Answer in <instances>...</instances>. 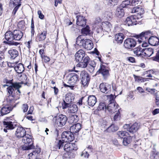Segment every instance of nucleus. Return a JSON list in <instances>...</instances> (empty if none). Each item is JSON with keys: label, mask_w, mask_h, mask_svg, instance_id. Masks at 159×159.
Listing matches in <instances>:
<instances>
[{"label": "nucleus", "mask_w": 159, "mask_h": 159, "mask_svg": "<svg viewBox=\"0 0 159 159\" xmlns=\"http://www.w3.org/2000/svg\"><path fill=\"white\" fill-rule=\"evenodd\" d=\"M76 44L87 50H90L93 47V43L91 40L89 39H84L81 36H79L77 38Z\"/></svg>", "instance_id": "f257e3e1"}, {"label": "nucleus", "mask_w": 159, "mask_h": 159, "mask_svg": "<svg viewBox=\"0 0 159 159\" xmlns=\"http://www.w3.org/2000/svg\"><path fill=\"white\" fill-rule=\"evenodd\" d=\"M149 33L147 32H142L140 34V38L142 39L143 41H144V39L146 40L147 39L148 40L149 43L153 46L157 45L159 44V39L157 37L152 36L148 38V34Z\"/></svg>", "instance_id": "f03ea898"}, {"label": "nucleus", "mask_w": 159, "mask_h": 159, "mask_svg": "<svg viewBox=\"0 0 159 159\" xmlns=\"http://www.w3.org/2000/svg\"><path fill=\"white\" fill-rule=\"evenodd\" d=\"M22 142L23 143L28 145V146L23 148L24 150H28L33 149L34 147L33 145V141L32 139V136L29 134H26L23 137Z\"/></svg>", "instance_id": "7ed1b4c3"}, {"label": "nucleus", "mask_w": 159, "mask_h": 159, "mask_svg": "<svg viewBox=\"0 0 159 159\" xmlns=\"http://www.w3.org/2000/svg\"><path fill=\"white\" fill-rule=\"evenodd\" d=\"M5 39L8 42L7 43L10 45L17 46L19 44V43L13 41L14 40L13 32L9 31L7 32L5 34Z\"/></svg>", "instance_id": "20e7f679"}, {"label": "nucleus", "mask_w": 159, "mask_h": 159, "mask_svg": "<svg viewBox=\"0 0 159 159\" xmlns=\"http://www.w3.org/2000/svg\"><path fill=\"white\" fill-rule=\"evenodd\" d=\"M61 139L65 142H71L74 139V135L70 131H64L61 134Z\"/></svg>", "instance_id": "39448f33"}, {"label": "nucleus", "mask_w": 159, "mask_h": 159, "mask_svg": "<svg viewBox=\"0 0 159 159\" xmlns=\"http://www.w3.org/2000/svg\"><path fill=\"white\" fill-rule=\"evenodd\" d=\"M80 77L83 85L85 86L88 85L90 80V77L89 75L86 71H81L80 73Z\"/></svg>", "instance_id": "423d86ee"}, {"label": "nucleus", "mask_w": 159, "mask_h": 159, "mask_svg": "<svg viewBox=\"0 0 159 159\" xmlns=\"http://www.w3.org/2000/svg\"><path fill=\"white\" fill-rule=\"evenodd\" d=\"M136 44V41L134 39L128 38L124 42V46L127 49H131L134 47Z\"/></svg>", "instance_id": "0eeeda50"}, {"label": "nucleus", "mask_w": 159, "mask_h": 159, "mask_svg": "<svg viewBox=\"0 0 159 159\" xmlns=\"http://www.w3.org/2000/svg\"><path fill=\"white\" fill-rule=\"evenodd\" d=\"M67 120L66 116L62 114H60L56 120V124L57 125L61 127L64 125Z\"/></svg>", "instance_id": "6e6552de"}, {"label": "nucleus", "mask_w": 159, "mask_h": 159, "mask_svg": "<svg viewBox=\"0 0 159 159\" xmlns=\"http://www.w3.org/2000/svg\"><path fill=\"white\" fill-rule=\"evenodd\" d=\"M112 28L111 24L108 21H105L102 24V26L98 30H97L98 33L101 32L102 30H104L107 32L110 31Z\"/></svg>", "instance_id": "1a4fd4ad"}, {"label": "nucleus", "mask_w": 159, "mask_h": 159, "mask_svg": "<svg viewBox=\"0 0 159 159\" xmlns=\"http://www.w3.org/2000/svg\"><path fill=\"white\" fill-rule=\"evenodd\" d=\"M99 88L100 91L102 93L107 94L111 92V85L107 83L103 82L101 83Z\"/></svg>", "instance_id": "9d476101"}, {"label": "nucleus", "mask_w": 159, "mask_h": 159, "mask_svg": "<svg viewBox=\"0 0 159 159\" xmlns=\"http://www.w3.org/2000/svg\"><path fill=\"white\" fill-rule=\"evenodd\" d=\"M137 16L135 15L128 17L126 18L125 21V24L128 26L136 25L137 24Z\"/></svg>", "instance_id": "9b49d317"}, {"label": "nucleus", "mask_w": 159, "mask_h": 159, "mask_svg": "<svg viewBox=\"0 0 159 159\" xmlns=\"http://www.w3.org/2000/svg\"><path fill=\"white\" fill-rule=\"evenodd\" d=\"M86 56H88L82 49H80L75 54V59L76 61H82Z\"/></svg>", "instance_id": "f8f14e48"}, {"label": "nucleus", "mask_w": 159, "mask_h": 159, "mask_svg": "<svg viewBox=\"0 0 159 159\" xmlns=\"http://www.w3.org/2000/svg\"><path fill=\"white\" fill-rule=\"evenodd\" d=\"M68 83L72 85L75 84L79 80V76L75 73H72L69 75Z\"/></svg>", "instance_id": "ddd939ff"}, {"label": "nucleus", "mask_w": 159, "mask_h": 159, "mask_svg": "<svg viewBox=\"0 0 159 159\" xmlns=\"http://www.w3.org/2000/svg\"><path fill=\"white\" fill-rule=\"evenodd\" d=\"M118 105L114 102H110L107 107V110L110 114L116 112L118 108Z\"/></svg>", "instance_id": "4468645a"}, {"label": "nucleus", "mask_w": 159, "mask_h": 159, "mask_svg": "<svg viewBox=\"0 0 159 159\" xmlns=\"http://www.w3.org/2000/svg\"><path fill=\"white\" fill-rule=\"evenodd\" d=\"M76 24L77 25L80 27H84L86 23V20L84 17L78 15L76 16Z\"/></svg>", "instance_id": "2eb2a0df"}, {"label": "nucleus", "mask_w": 159, "mask_h": 159, "mask_svg": "<svg viewBox=\"0 0 159 159\" xmlns=\"http://www.w3.org/2000/svg\"><path fill=\"white\" fill-rule=\"evenodd\" d=\"M64 150L66 152H69L73 150H77V147L74 143H68L66 144L64 147Z\"/></svg>", "instance_id": "dca6fc26"}, {"label": "nucleus", "mask_w": 159, "mask_h": 159, "mask_svg": "<svg viewBox=\"0 0 159 159\" xmlns=\"http://www.w3.org/2000/svg\"><path fill=\"white\" fill-rule=\"evenodd\" d=\"M90 58L88 56H86L82 61H78L79 63L77 65V66L80 67L85 68L87 67L89 63Z\"/></svg>", "instance_id": "f3484780"}, {"label": "nucleus", "mask_w": 159, "mask_h": 159, "mask_svg": "<svg viewBox=\"0 0 159 159\" xmlns=\"http://www.w3.org/2000/svg\"><path fill=\"white\" fill-rule=\"evenodd\" d=\"M26 135V131L21 127H18L16 132V135L18 138H23Z\"/></svg>", "instance_id": "a211bd4d"}, {"label": "nucleus", "mask_w": 159, "mask_h": 159, "mask_svg": "<svg viewBox=\"0 0 159 159\" xmlns=\"http://www.w3.org/2000/svg\"><path fill=\"white\" fill-rule=\"evenodd\" d=\"M3 125L5 128L3 129L4 131L7 133V129H12L14 128L13 123L11 121H4L3 122Z\"/></svg>", "instance_id": "6ab92c4d"}, {"label": "nucleus", "mask_w": 159, "mask_h": 159, "mask_svg": "<svg viewBox=\"0 0 159 159\" xmlns=\"http://www.w3.org/2000/svg\"><path fill=\"white\" fill-rule=\"evenodd\" d=\"M101 73L104 77L109 75V72L105 66L101 65L100 69L97 72V73Z\"/></svg>", "instance_id": "aec40b11"}, {"label": "nucleus", "mask_w": 159, "mask_h": 159, "mask_svg": "<svg viewBox=\"0 0 159 159\" xmlns=\"http://www.w3.org/2000/svg\"><path fill=\"white\" fill-rule=\"evenodd\" d=\"M81 128V124L78 123L72 125L70 127V130L72 133H77L80 131Z\"/></svg>", "instance_id": "412c9836"}, {"label": "nucleus", "mask_w": 159, "mask_h": 159, "mask_svg": "<svg viewBox=\"0 0 159 159\" xmlns=\"http://www.w3.org/2000/svg\"><path fill=\"white\" fill-rule=\"evenodd\" d=\"M97 102V99L94 95H90L88 98V104L90 106L93 107Z\"/></svg>", "instance_id": "4be33fe9"}, {"label": "nucleus", "mask_w": 159, "mask_h": 159, "mask_svg": "<svg viewBox=\"0 0 159 159\" xmlns=\"http://www.w3.org/2000/svg\"><path fill=\"white\" fill-rule=\"evenodd\" d=\"M102 20L100 17H96L93 23V25L94 27V29L97 31V30H98L100 27L101 26Z\"/></svg>", "instance_id": "5701e85b"}, {"label": "nucleus", "mask_w": 159, "mask_h": 159, "mask_svg": "<svg viewBox=\"0 0 159 159\" xmlns=\"http://www.w3.org/2000/svg\"><path fill=\"white\" fill-rule=\"evenodd\" d=\"M41 150L40 148H38L35 149L32 152L29 154L30 159H37V157L38 155L40 152Z\"/></svg>", "instance_id": "b1692460"}, {"label": "nucleus", "mask_w": 159, "mask_h": 159, "mask_svg": "<svg viewBox=\"0 0 159 159\" xmlns=\"http://www.w3.org/2000/svg\"><path fill=\"white\" fill-rule=\"evenodd\" d=\"M14 40H19L22 38L23 34V33L20 30H16L13 32Z\"/></svg>", "instance_id": "393cba45"}, {"label": "nucleus", "mask_w": 159, "mask_h": 159, "mask_svg": "<svg viewBox=\"0 0 159 159\" xmlns=\"http://www.w3.org/2000/svg\"><path fill=\"white\" fill-rule=\"evenodd\" d=\"M153 52V49L152 48H143V56L150 57Z\"/></svg>", "instance_id": "a878e982"}, {"label": "nucleus", "mask_w": 159, "mask_h": 159, "mask_svg": "<svg viewBox=\"0 0 159 159\" xmlns=\"http://www.w3.org/2000/svg\"><path fill=\"white\" fill-rule=\"evenodd\" d=\"M47 31H43L41 34H38L36 38L37 42L42 41L44 40L46 38Z\"/></svg>", "instance_id": "bb28decb"}, {"label": "nucleus", "mask_w": 159, "mask_h": 159, "mask_svg": "<svg viewBox=\"0 0 159 159\" xmlns=\"http://www.w3.org/2000/svg\"><path fill=\"white\" fill-rule=\"evenodd\" d=\"M12 109V107L8 106L2 107L0 111L1 115L3 116L9 113Z\"/></svg>", "instance_id": "cd10ccee"}, {"label": "nucleus", "mask_w": 159, "mask_h": 159, "mask_svg": "<svg viewBox=\"0 0 159 159\" xmlns=\"http://www.w3.org/2000/svg\"><path fill=\"white\" fill-rule=\"evenodd\" d=\"M14 69L18 73L21 74L24 70L25 68L23 65L19 63L14 67Z\"/></svg>", "instance_id": "c85d7f7f"}, {"label": "nucleus", "mask_w": 159, "mask_h": 159, "mask_svg": "<svg viewBox=\"0 0 159 159\" xmlns=\"http://www.w3.org/2000/svg\"><path fill=\"white\" fill-rule=\"evenodd\" d=\"M143 48H141L140 47H138L134 48L133 50V51L135 55L138 56H142L143 57Z\"/></svg>", "instance_id": "c756f323"}, {"label": "nucleus", "mask_w": 159, "mask_h": 159, "mask_svg": "<svg viewBox=\"0 0 159 159\" xmlns=\"http://www.w3.org/2000/svg\"><path fill=\"white\" fill-rule=\"evenodd\" d=\"M115 14L117 16L120 17L123 16L124 15L123 7L121 6L118 7L116 9Z\"/></svg>", "instance_id": "7c9ffc66"}, {"label": "nucleus", "mask_w": 159, "mask_h": 159, "mask_svg": "<svg viewBox=\"0 0 159 159\" xmlns=\"http://www.w3.org/2000/svg\"><path fill=\"white\" fill-rule=\"evenodd\" d=\"M74 98V94L71 93H68L66 95L65 100L67 102L70 103L73 102Z\"/></svg>", "instance_id": "2f4dec72"}, {"label": "nucleus", "mask_w": 159, "mask_h": 159, "mask_svg": "<svg viewBox=\"0 0 159 159\" xmlns=\"http://www.w3.org/2000/svg\"><path fill=\"white\" fill-rule=\"evenodd\" d=\"M139 128V125L138 123H135L129 128L128 131L131 133L136 131Z\"/></svg>", "instance_id": "473e14b6"}, {"label": "nucleus", "mask_w": 159, "mask_h": 159, "mask_svg": "<svg viewBox=\"0 0 159 159\" xmlns=\"http://www.w3.org/2000/svg\"><path fill=\"white\" fill-rule=\"evenodd\" d=\"M8 53L10 56V58L14 59L18 55V52L16 49H11L8 51Z\"/></svg>", "instance_id": "72a5a7b5"}, {"label": "nucleus", "mask_w": 159, "mask_h": 159, "mask_svg": "<svg viewBox=\"0 0 159 159\" xmlns=\"http://www.w3.org/2000/svg\"><path fill=\"white\" fill-rule=\"evenodd\" d=\"M115 39L118 43H121L124 39V34L122 33H120L116 34L115 36Z\"/></svg>", "instance_id": "f704fd0d"}, {"label": "nucleus", "mask_w": 159, "mask_h": 159, "mask_svg": "<svg viewBox=\"0 0 159 159\" xmlns=\"http://www.w3.org/2000/svg\"><path fill=\"white\" fill-rule=\"evenodd\" d=\"M21 83H13L11 84V86L13 88L15 89L16 90V93L17 94L20 93L21 92L19 89L21 87Z\"/></svg>", "instance_id": "c9c22d12"}, {"label": "nucleus", "mask_w": 159, "mask_h": 159, "mask_svg": "<svg viewBox=\"0 0 159 159\" xmlns=\"http://www.w3.org/2000/svg\"><path fill=\"white\" fill-rule=\"evenodd\" d=\"M132 138L130 136H127L124 138L123 144L125 146H127L132 141Z\"/></svg>", "instance_id": "e433bc0d"}, {"label": "nucleus", "mask_w": 159, "mask_h": 159, "mask_svg": "<svg viewBox=\"0 0 159 159\" xmlns=\"http://www.w3.org/2000/svg\"><path fill=\"white\" fill-rule=\"evenodd\" d=\"M133 76L135 81L138 82H143L144 81H148V80L149 79L148 78H143L139 76H137L135 75H133Z\"/></svg>", "instance_id": "4c0bfd02"}, {"label": "nucleus", "mask_w": 159, "mask_h": 159, "mask_svg": "<svg viewBox=\"0 0 159 159\" xmlns=\"http://www.w3.org/2000/svg\"><path fill=\"white\" fill-rule=\"evenodd\" d=\"M70 112L71 113H75L78 111V107L75 104H70L68 108Z\"/></svg>", "instance_id": "58836bf2"}, {"label": "nucleus", "mask_w": 159, "mask_h": 159, "mask_svg": "<svg viewBox=\"0 0 159 159\" xmlns=\"http://www.w3.org/2000/svg\"><path fill=\"white\" fill-rule=\"evenodd\" d=\"M118 129V128L117 126L112 124L108 128L107 130L109 132H113L117 130Z\"/></svg>", "instance_id": "ea45409f"}, {"label": "nucleus", "mask_w": 159, "mask_h": 159, "mask_svg": "<svg viewBox=\"0 0 159 159\" xmlns=\"http://www.w3.org/2000/svg\"><path fill=\"white\" fill-rule=\"evenodd\" d=\"M117 134L118 137L123 138L127 136L128 133L125 131H119L117 132Z\"/></svg>", "instance_id": "a19ab883"}, {"label": "nucleus", "mask_w": 159, "mask_h": 159, "mask_svg": "<svg viewBox=\"0 0 159 159\" xmlns=\"http://www.w3.org/2000/svg\"><path fill=\"white\" fill-rule=\"evenodd\" d=\"M21 0H11L10 5L11 6L14 7L16 5L20 6L21 5Z\"/></svg>", "instance_id": "79ce46f5"}, {"label": "nucleus", "mask_w": 159, "mask_h": 159, "mask_svg": "<svg viewBox=\"0 0 159 159\" xmlns=\"http://www.w3.org/2000/svg\"><path fill=\"white\" fill-rule=\"evenodd\" d=\"M95 66L96 64L95 62H93L92 63V64H90L88 65L87 69L90 73H93L94 70Z\"/></svg>", "instance_id": "37998d69"}, {"label": "nucleus", "mask_w": 159, "mask_h": 159, "mask_svg": "<svg viewBox=\"0 0 159 159\" xmlns=\"http://www.w3.org/2000/svg\"><path fill=\"white\" fill-rule=\"evenodd\" d=\"M98 109V110H105L106 112L107 111L106 105L105 103L103 102L100 103Z\"/></svg>", "instance_id": "c03bdc74"}, {"label": "nucleus", "mask_w": 159, "mask_h": 159, "mask_svg": "<svg viewBox=\"0 0 159 159\" xmlns=\"http://www.w3.org/2000/svg\"><path fill=\"white\" fill-rule=\"evenodd\" d=\"M81 32L82 34H84L85 35H89L90 32L89 27L87 25L85 28L82 29Z\"/></svg>", "instance_id": "a18cd8bd"}, {"label": "nucleus", "mask_w": 159, "mask_h": 159, "mask_svg": "<svg viewBox=\"0 0 159 159\" xmlns=\"http://www.w3.org/2000/svg\"><path fill=\"white\" fill-rule=\"evenodd\" d=\"M144 12V10L142 8L138 7V10L137 11V18H141L142 17L141 15H142L143 14Z\"/></svg>", "instance_id": "49530a36"}, {"label": "nucleus", "mask_w": 159, "mask_h": 159, "mask_svg": "<svg viewBox=\"0 0 159 159\" xmlns=\"http://www.w3.org/2000/svg\"><path fill=\"white\" fill-rule=\"evenodd\" d=\"M17 26L20 29L22 30H25L26 28L25 25V22L23 20L19 22Z\"/></svg>", "instance_id": "de8ad7c7"}, {"label": "nucleus", "mask_w": 159, "mask_h": 159, "mask_svg": "<svg viewBox=\"0 0 159 159\" xmlns=\"http://www.w3.org/2000/svg\"><path fill=\"white\" fill-rule=\"evenodd\" d=\"M64 143V142L62 140H59L58 142L57 143V144L56 147V148H58L60 149L61 148H63Z\"/></svg>", "instance_id": "09e8293b"}, {"label": "nucleus", "mask_w": 159, "mask_h": 159, "mask_svg": "<svg viewBox=\"0 0 159 159\" xmlns=\"http://www.w3.org/2000/svg\"><path fill=\"white\" fill-rule=\"evenodd\" d=\"M140 34L139 35V39H138V42L139 43H141L142 42H143V43L142 44V47H146L147 46H148V43H147L146 42L144 43V42L147 40H147V39H146V40L144 39V41L143 42V40L142 39H141L140 38Z\"/></svg>", "instance_id": "8fccbe9b"}, {"label": "nucleus", "mask_w": 159, "mask_h": 159, "mask_svg": "<svg viewBox=\"0 0 159 159\" xmlns=\"http://www.w3.org/2000/svg\"><path fill=\"white\" fill-rule=\"evenodd\" d=\"M70 103L67 102L65 100H63V102L62 103V109H66L67 108H69V106L71 104Z\"/></svg>", "instance_id": "3c124183"}, {"label": "nucleus", "mask_w": 159, "mask_h": 159, "mask_svg": "<svg viewBox=\"0 0 159 159\" xmlns=\"http://www.w3.org/2000/svg\"><path fill=\"white\" fill-rule=\"evenodd\" d=\"M70 119L71 122L75 123L78 120V117L76 115H73L70 117Z\"/></svg>", "instance_id": "603ef678"}, {"label": "nucleus", "mask_w": 159, "mask_h": 159, "mask_svg": "<svg viewBox=\"0 0 159 159\" xmlns=\"http://www.w3.org/2000/svg\"><path fill=\"white\" fill-rule=\"evenodd\" d=\"M130 3V1L128 0H125L122 2L120 6L124 8L127 6V5H129Z\"/></svg>", "instance_id": "864d4df0"}, {"label": "nucleus", "mask_w": 159, "mask_h": 159, "mask_svg": "<svg viewBox=\"0 0 159 159\" xmlns=\"http://www.w3.org/2000/svg\"><path fill=\"white\" fill-rule=\"evenodd\" d=\"M28 106L27 104H24L21 107V109L24 113L26 112L28 110Z\"/></svg>", "instance_id": "5fc2aeb1"}, {"label": "nucleus", "mask_w": 159, "mask_h": 159, "mask_svg": "<svg viewBox=\"0 0 159 159\" xmlns=\"http://www.w3.org/2000/svg\"><path fill=\"white\" fill-rule=\"evenodd\" d=\"M141 2V0H132L131 2V5L132 6H136L140 4Z\"/></svg>", "instance_id": "6e6d98bb"}, {"label": "nucleus", "mask_w": 159, "mask_h": 159, "mask_svg": "<svg viewBox=\"0 0 159 159\" xmlns=\"http://www.w3.org/2000/svg\"><path fill=\"white\" fill-rule=\"evenodd\" d=\"M20 77H21V80H22V81L21 82L22 84H24V82H25V81L27 79V77L26 75L25 74H23L20 76Z\"/></svg>", "instance_id": "4d7b16f0"}, {"label": "nucleus", "mask_w": 159, "mask_h": 159, "mask_svg": "<svg viewBox=\"0 0 159 159\" xmlns=\"http://www.w3.org/2000/svg\"><path fill=\"white\" fill-rule=\"evenodd\" d=\"M7 90L10 94H11L14 91V89L11 85L9 86L7 88Z\"/></svg>", "instance_id": "13d9d810"}, {"label": "nucleus", "mask_w": 159, "mask_h": 159, "mask_svg": "<svg viewBox=\"0 0 159 159\" xmlns=\"http://www.w3.org/2000/svg\"><path fill=\"white\" fill-rule=\"evenodd\" d=\"M42 58L43 59V61L45 62H47L50 61V58L44 55L42 56Z\"/></svg>", "instance_id": "bf43d9fd"}, {"label": "nucleus", "mask_w": 159, "mask_h": 159, "mask_svg": "<svg viewBox=\"0 0 159 159\" xmlns=\"http://www.w3.org/2000/svg\"><path fill=\"white\" fill-rule=\"evenodd\" d=\"M120 113L119 111V110L116 113V114L115 115L114 117V120H118L120 118Z\"/></svg>", "instance_id": "052dcab7"}, {"label": "nucleus", "mask_w": 159, "mask_h": 159, "mask_svg": "<svg viewBox=\"0 0 159 159\" xmlns=\"http://www.w3.org/2000/svg\"><path fill=\"white\" fill-rule=\"evenodd\" d=\"M105 15H107L106 17L108 19H111L112 17V14L110 12H107L105 13Z\"/></svg>", "instance_id": "680f3d73"}, {"label": "nucleus", "mask_w": 159, "mask_h": 159, "mask_svg": "<svg viewBox=\"0 0 159 159\" xmlns=\"http://www.w3.org/2000/svg\"><path fill=\"white\" fill-rule=\"evenodd\" d=\"M81 156H84V157L88 158L89 157V155L87 151L84 150L83 151Z\"/></svg>", "instance_id": "e2e57ef3"}, {"label": "nucleus", "mask_w": 159, "mask_h": 159, "mask_svg": "<svg viewBox=\"0 0 159 159\" xmlns=\"http://www.w3.org/2000/svg\"><path fill=\"white\" fill-rule=\"evenodd\" d=\"M38 14L39 15V18L42 19L44 17V16L42 14L41 11L39 10L38 11Z\"/></svg>", "instance_id": "0e129e2a"}, {"label": "nucleus", "mask_w": 159, "mask_h": 159, "mask_svg": "<svg viewBox=\"0 0 159 159\" xmlns=\"http://www.w3.org/2000/svg\"><path fill=\"white\" fill-rule=\"evenodd\" d=\"M153 59L155 61L159 62V51H158L156 56L154 57Z\"/></svg>", "instance_id": "69168bd1"}, {"label": "nucleus", "mask_w": 159, "mask_h": 159, "mask_svg": "<svg viewBox=\"0 0 159 159\" xmlns=\"http://www.w3.org/2000/svg\"><path fill=\"white\" fill-rule=\"evenodd\" d=\"M153 115H155L159 113V109H155L152 112Z\"/></svg>", "instance_id": "338daca9"}, {"label": "nucleus", "mask_w": 159, "mask_h": 159, "mask_svg": "<svg viewBox=\"0 0 159 159\" xmlns=\"http://www.w3.org/2000/svg\"><path fill=\"white\" fill-rule=\"evenodd\" d=\"M137 89L140 93H141L144 92L143 89L141 87H138L137 88Z\"/></svg>", "instance_id": "774afa93"}]
</instances>
